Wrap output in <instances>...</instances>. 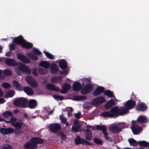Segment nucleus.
I'll list each match as a JSON object with an SVG mask.
<instances>
[{"label": "nucleus", "instance_id": "obj_1", "mask_svg": "<svg viewBox=\"0 0 149 149\" xmlns=\"http://www.w3.org/2000/svg\"><path fill=\"white\" fill-rule=\"evenodd\" d=\"M123 109V107L118 108L117 106H115L111 108L110 112L112 118L116 117L120 115L125 114Z\"/></svg>", "mask_w": 149, "mask_h": 149}, {"label": "nucleus", "instance_id": "obj_2", "mask_svg": "<svg viewBox=\"0 0 149 149\" xmlns=\"http://www.w3.org/2000/svg\"><path fill=\"white\" fill-rule=\"evenodd\" d=\"M27 103V99L23 97L17 98L13 102V104L15 106L21 107L23 108L26 107Z\"/></svg>", "mask_w": 149, "mask_h": 149}, {"label": "nucleus", "instance_id": "obj_3", "mask_svg": "<svg viewBox=\"0 0 149 149\" xmlns=\"http://www.w3.org/2000/svg\"><path fill=\"white\" fill-rule=\"evenodd\" d=\"M136 105V102L132 100H129L127 101L124 104V107H123L125 114L129 112V110L133 108Z\"/></svg>", "mask_w": 149, "mask_h": 149}, {"label": "nucleus", "instance_id": "obj_4", "mask_svg": "<svg viewBox=\"0 0 149 149\" xmlns=\"http://www.w3.org/2000/svg\"><path fill=\"white\" fill-rule=\"evenodd\" d=\"M121 126L123 125L122 128L119 127L118 125H117L116 124L113 123L110 125L109 127V129L110 131L112 133L114 134L118 132L121 131L122 128H125L126 127V124L125 123L121 124Z\"/></svg>", "mask_w": 149, "mask_h": 149}, {"label": "nucleus", "instance_id": "obj_5", "mask_svg": "<svg viewBox=\"0 0 149 149\" xmlns=\"http://www.w3.org/2000/svg\"><path fill=\"white\" fill-rule=\"evenodd\" d=\"M48 128L51 132L56 133L61 130V127L60 124L56 123L50 124Z\"/></svg>", "mask_w": 149, "mask_h": 149}, {"label": "nucleus", "instance_id": "obj_6", "mask_svg": "<svg viewBox=\"0 0 149 149\" xmlns=\"http://www.w3.org/2000/svg\"><path fill=\"white\" fill-rule=\"evenodd\" d=\"M75 144L77 145L83 144L84 145H92L93 143L86 141L84 139H81L79 136H77L76 138L74 140Z\"/></svg>", "mask_w": 149, "mask_h": 149}, {"label": "nucleus", "instance_id": "obj_7", "mask_svg": "<svg viewBox=\"0 0 149 149\" xmlns=\"http://www.w3.org/2000/svg\"><path fill=\"white\" fill-rule=\"evenodd\" d=\"M93 85L89 83L86 85L82 88L81 93L83 94H86L89 93L93 88Z\"/></svg>", "mask_w": 149, "mask_h": 149}, {"label": "nucleus", "instance_id": "obj_8", "mask_svg": "<svg viewBox=\"0 0 149 149\" xmlns=\"http://www.w3.org/2000/svg\"><path fill=\"white\" fill-rule=\"evenodd\" d=\"M106 101L104 97L100 96L93 99L92 101V103L93 104L98 105Z\"/></svg>", "mask_w": 149, "mask_h": 149}, {"label": "nucleus", "instance_id": "obj_9", "mask_svg": "<svg viewBox=\"0 0 149 149\" xmlns=\"http://www.w3.org/2000/svg\"><path fill=\"white\" fill-rule=\"evenodd\" d=\"M26 81L28 84L32 87H35L38 85L36 81L31 76H28L26 77Z\"/></svg>", "mask_w": 149, "mask_h": 149}, {"label": "nucleus", "instance_id": "obj_10", "mask_svg": "<svg viewBox=\"0 0 149 149\" xmlns=\"http://www.w3.org/2000/svg\"><path fill=\"white\" fill-rule=\"evenodd\" d=\"M149 121L147 118L145 116L143 115H141L139 116L136 120L132 121V124H134L137 122L139 123H147Z\"/></svg>", "mask_w": 149, "mask_h": 149}, {"label": "nucleus", "instance_id": "obj_11", "mask_svg": "<svg viewBox=\"0 0 149 149\" xmlns=\"http://www.w3.org/2000/svg\"><path fill=\"white\" fill-rule=\"evenodd\" d=\"M17 57L18 59L24 63H30V59L21 53L17 54Z\"/></svg>", "mask_w": 149, "mask_h": 149}, {"label": "nucleus", "instance_id": "obj_12", "mask_svg": "<svg viewBox=\"0 0 149 149\" xmlns=\"http://www.w3.org/2000/svg\"><path fill=\"white\" fill-rule=\"evenodd\" d=\"M14 131L15 130L11 127H8L7 128H1L0 129V133L4 135L13 133Z\"/></svg>", "mask_w": 149, "mask_h": 149}, {"label": "nucleus", "instance_id": "obj_13", "mask_svg": "<svg viewBox=\"0 0 149 149\" xmlns=\"http://www.w3.org/2000/svg\"><path fill=\"white\" fill-rule=\"evenodd\" d=\"M131 129L134 135L138 134L142 130V128L140 126L136 124H133L132 126Z\"/></svg>", "mask_w": 149, "mask_h": 149}, {"label": "nucleus", "instance_id": "obj_14", "mask_svg": "<svg viewBox=\"0 0 149 149\" xmlns=\"http://www.w3.org/2000/svg\"><path fill=\"white\" fill-rule=\"evenodd\" d=\"M5 63L8 66H15L18 64L16 61L12 59H8L5 60Z\"/></svg>", "mask_w": 149, "mask_h": 149}, {"label": "nucleus", "instance_id": "obj_15", "mask_svg": "<svg viewBox=\"0 0 149 149\" xmlns=\"http://www.w3.org/2000/svg\"><path fill=\"white\" fill-rule=\"evenodd\" d=\"M24 147L25 149H34L37 148V146L34 143H32L30 141L25 143Z\"/></svg>", "mask_w": 149, "mask_h": 149}, {"label": "nucleus", "instance_id": "obj_16", "mask_svg": "<svg viewBox=\"0 0 149 149\" xmlns=\"http://www.w3.org/2000/svg\"><path fill=\"white\" fill-rule=\"evenodd\" d=\"M104 88L102 86H98L93 92V95L95 96H97L103 92Z\"/></svg>", "mask_w": 149, "mask_h": 149}, {"label": "nucleus", "instance_id": "obj_17", "mask_svg": "<svg viewBox=\"0 0 149 149\" xmlns=\"http://www.w3.org/2000/svg\"><path fill=\"white\" fill-rule=\"evenodd\" d=\"M147 109V107L146 104L142 102L139 103L136 108L137 110L141 111H145Z\"/></svg>", "mask_w": 149, "mask_h": 149}, {"label": "nucleus", "instance_id": "obj_18", "mask_svg": "<svg viewBox=\"0 0 149 149\" xmlns=\"http://www.w3.org/2000/svg\"><path fill=\"white\" fill-rule=\"evenodd\" d=\"M32 143H34L37 145V144H41L43 143L44 140L38 137H34L31 139Z\"/></svg>", "mask_w": 149, "mask_h": 149}, {"label": "nucleus", "instance_id": "obj_19", "mask_svg": "<svg viewBox=\"0 0 149 149\" xmlns=\"http://www.w3.org/2000/svg\"><path fill=\"white\" fill-rule=\"evenodd\" d=\"M19 64H20L21 67L19 68L23 72L29 74H31V70L28 67L21 63H19Z\"/></svg>", "mask_w": 149, "mask_h": 149}, {"label": "nucleus", "instance_id": "obj_20", "mask_svg": "<svg viewBox=\"0 0 149 149\" xmlns=\"http://www.w3.org/2000/svg\"><path fill=\"white\" fill-rule=\"evenodd\" d=\"M24 41H25V40L24 39L22 36L20 35L17 37L15 38L14 39L13 42L16 44L22 46V43Z\"/></svg>", "mask_w": 149, "mask_h": 149}, {"label": "nucleus", "instance_id": "obj_21", "mask_svg": "<svg viewBox=\"0 0 149 149\" xmlns=\"http://www.w3.org/2000/svg\"><path fill=\"white\" fill-rule=\"evenodd\" d=\"M51 73L54 74H57L59 68L55 64H52L50 67Z\"/></svg>", "mask_w": 149, "mask_h": 149}, {"label": "nucleus", "instance_id": "obj_22", "mask_svg": "<svg viewBox=\"0 0 149 149\" xmlns=\"http://www.w3.org/2000/svg\"><path fill=\"white\" fill-rule=\"evenodd\" d=\"M46 88L51 91H58L60 90L59 88L52 84H47L46 85Z\"/></svg>", "mask_w": 149, "mask_h": 149}, {"label": "nucleus", "instance_id": "obj_23", "mask_svg": "<svg viewBox=\"0 0 149 149\" xmlns=\"http://www.w3.org/2000/svg\"><path fill=\"white\" fill-rule=\"evenodd\" d=\"M59 65L60 68L63 70H65L67 68V63L63 59H61L59 60Z\"/></svg>", "mask_w": 149, "mask_h": 149}, {"label": "nucleus", "instance_id": "obj_24", "mask_svg": "<svg viewBox=\"0 0 149 149\" xmlns=\"http://www.w3.org/2000/svg\"><path fill=\"white\" fill-rule=\"evenodd\" d=\"M20 123L16 122L15 123H11L12 125L14 126L17 130H19L21 129L23 127L24 123L22 120H19Z\"/></svg>", "mask_w": 149, "mask_h": 149}, {"label": "nucleus", "instance_id": "obj_25", "mask_svg": "<svg viewBox=\"0 0 149 149\" xmlns=\"http://www.w3.org/2000/svg\"><path fill=\"white\" fill-rule=\"evenodd\" d=\"M86 139L87 140H91L92 139V132L88 129H86L85 130Z\"/></svg>", "mask_w": 149, "mask_h": 149}, {"label": "nucleus", "instance_id": "obj_26", "mask_svg": "<svg viewBox=\"0 0 149 149\" xmlns=\"http://www.w3.org/2000/svg\"><path fill=\"white\" fill-rule=\"evenodd\" d=\"M62 78L61 76H54L51 79V81L53 83H57L58 82H61L62 80Z\"/></svg>", "mask_w": 149, "mask_h": 149}, {"label": "nucleus", "instance_id": "obj_27", "mask_svg": "<svg viewBox=\"0 0 149 149\" xmlns=\"http://www.w3.org/2000/svg\"><path fill=\"white\" fill-rule=\"evenodd\" d=\"M70 88V86L69 84L65 83L63 86L62 89L60 92L62 93L65 94L66 93Z\"/></svg>", "mask_w": 149, "mask_h": 149}, {"label": "nucleus", "instance_id": "obj_28", "mask_svg": "<svg viewBox=\"0 0 149 149\" xmlns=\"http://www.w3.org/2000/svg\"><path fill=\"white\" fill-rule=\"evenodd\" d=\"M115 104L114 100L113 99H111L108 101L107 103L105 104V107L106 109H108L114 105Z\"/></svg>", "mask_w": 149, "mask_h": 149}, {"label": "nucleus", "instance_id": "obj_29", "mask_svg": "<svg viewBox=\"0 0 149 149\" xmlns=\"http://www.w3.org/2000/svg\"><path fill=\"white\" fill-rule=\"evenodd\" d=\"M37 104V102L35 100H30L28 102L29 107L31 109L35 108Z\"/></svg>", "mask_w": 149, "mask_h": 149}, {"label": "nucleus", "instance_id": "obj_30", "mask_svg": "<svg viewBox=\"0 0 149 149\" xmlns=\"http://www.w3.org/2000/svg\"><path fill=\"white\" fill-rule=\"evenodd\" d=\"M81 88V86L80 82H75L73 84L72 89L75 91H79Z\"/></svg>", "mask_w": 149, "mask_h": 149}, {"label": "nucleus", "instance_id": "obj_31", "mask_svg": "<svg viewBox=\"0 0 149 149\" xmlns=\"http://www.w3.org/2000/svg\"><path fill=\"white\" fill-rule=\"evenodd\" d=\"M23 90L28 95H32L34 94V92L33 90L29 87H24L23 88Z\"/></svg>", "mask_w": 149, "mask_h": 149}, {"label": "nucleus", "instance_id": "obj_32", "mask_svg": "<svg viewBox=\"0 0 149 149\" xmlns=\"http://www.w3.org/2000/svg\"><path fill=\"white\" fill-rule=\"evenodd\" d=\"M21 46L26 49H29L32 47L33 44L31 43L26 42L25 41L22 43Z\"/></svg>", "mask_w": 149, "mask_h": 149}, {"label": "nucleus", "instance_id": "obj_33", "mask_svg": "<svg viewBox=\"0 0 149 149\" xmlns=\"http://www.w3.org/2000/svg\"><path fill=\"white\" fill-rule=\"evenodd\" d=\"M13 86L15 87L17 90L21 91L23 90V87L20 85L19 83L16 80L13 81Z\"/></svg>", "mask_w": 149, "mask_h": 149}, {"label": "nucleus", "instance_id": "obj_34", "mask_svg": "<svg viewBox=\"0 0 149 149\" xmlns=\"http://www.w3.org/2000/svg\"><path fill=\"white\" fill-rule=\"evenodd\" d=\"M50 63L47 61H42L40 62L39 65L45 68H48L50 66Z\"/></svg>", "mask_w": 149, "mask_h": 149}, {"label": "nucleus", "instance_id": "obj_35", "mask_svg": "<svg viewBox=\"0 0 149 149\" xmlns=\"http://www.w3.org/2000/svg\"><path fill=\"white\" fill-rule=\"evenodd\" d=\"M101 115L104 118H112L110 111H104L102 112L101 113Z\"/></svg>", "mask_w": 149, "mask_h": 149}, {"label": "nucleus", "instance_id": "obj_36", "mask_svg": "<svg viewBox=\"0 0 149 149\" xmlns=\"http://www.w3.org/2000/svg\"><path fill=\"white\" fill-rule=\"evenodd\" d=\"M96 127L97 130L102 131L103 134L106 132L107 129L105 126L102 125L101 126L97 125H96Z\"/></svg>", "mask_w": 149, "mask_h": 149}, {"label": "nucleus", "instance_id": "obj_37", "mask_svg": "<svg viewBox=\"0 0 149 149\" xmlns=\"http://www.w3.org/2000/svg\"><path fill=\"white\" fill-rule=\"evenodd\" d=\"M128 142L130 145L134 146H136L138 143V141H137L133 138L129 139Z\"/></svg>", "mask_w": 149, "mask_h": 149}, {"label": "nucleus", "instance_id": "obj_38", "mask_svg": "<svg viewBox=\"0 0 149 149\" xmlns=\"http://www.w3.org/2000/svg\"><path fill=\"white\" fill-rule=\"evenodd\" d=\"M104 94L106 96H108L109 97L112 98L114 96L113 92L109 90H107L104 91Z\"/></svg>", "mask_w": 149, "mask_h": 149}, {"label": "nucleus", "instance_id": "obj_39", "mask_svg": "<svg viewBox=\"0 0 149 149\" xmlns=\"http://www.w3.org/2000/svg\"><path fill=\"white\" fill-rule=\"evenodd\" d=\"M28 56L32 59L36 61L38 59V57L33 52H29L28 54Z\"/></svg>", "mask_w": 149, "mask_h": 149}, {"label": "nucleus", "instance_id": "obj_40", "mask_svg": "<svg viewBox=\"0 0 149 149\" xmlns=\"http://www.w3.org/2000/svg\"><path fill=\"white\" fill-rule=\"evenodd\" d=\"M3 117L6 118H7L10 117L13 115L12 113L10 111H5L3 113Z\"/></svg>", "mask_w": 149, "mask_h": 149}, {"label": "nucleus", "instance_id": "obj_41", "mask_svg": "<svg viewBox=\"0 0 149 149\" xmlns=\"http://www.w3.org/2000/svg\"><path fill=\"white\" fill-rule=\"evenodd\" d=\"M138 143L139 146L141 147L144 146L145 147H147L149 146V143L145 141H138Z\"/></svg>", "mask_w": 149, "mask_h": 149}, {"label": "nucleus", "instance_id": "obj_42", "mask_svg": "<svg viewBox=\"0 0 149 149\" xmlns=\"http://www.w3.org/2000/svg\"><path fill=\"white\" fill-rule=\"evenodd\" d=\"M74 98V100L76 101H79L86 99L87 97L85 96L78 95L75 96Z\"/></svg>", "mask_w": 149, "mask_h": 149}, {"label": "nucleus", "instance_id": "obj_43", "mask_svg": "<svg viewBox=\"0 0 149 149\" xmlns=\"http://www.w3.org/2000/svg\"><path fill=\"white\" fill-rule=\"evenodd\" d=\"M17 65L18 66V67L16 68L15 69V72L18 74L21 75L22 74V72L19 68L20 67H21L19 63H18V64Z\"/></svg>", "mask_w": 149, "mask_h": 149}, {"label": "nucleus", "instance_id": "obj_44", "mask_svg": "<svg viewBox=\"0 0 149 149\" xmlns=\"http://www.w3.org/2000/svg\"><path fill=\"white\" fill-rule=\"evenodd\" d=\"M93 141L94 143L97 145H102V144L103 142L102 141L96 137L94 138Z\"/></svg>", "mask_w": 149, "mask_h": 149}, {"label": "nucleus", "instance_id": "obj_45", "mask_svg": "<svg viewBox=\"0 0 149 149\" xmlns=\"http://www.w3.org/2000/svg\"><path fill=\"white\" fill-rule=\"evenodd\" d=\"M80 125H78L77 126H73L72 127V130L75 132H77L80 131Z\"/></svg>", "mask_w": 149, "mask_h": 149}, {"label": "nucleus", "instance_id": "obj_46", "mask_svg": "<svg viewBox=\"0 0 149 149\" xmlns=\"http://www.w3.org/2000/svg\"><path fill=\"white\" fill-rule=\"evenodd\" d=\"M53 97L55 99L58 101L59 100H63L64 97L63 96L54 95Z\"/></svg>", "mask_w": 149, "mask_h": 149}, {"label": "nucleus", "instance_id": "obj_47", "mask_svg": "<svg viewBox=\"0 0 149 149\" xmlns=\"http://www.w3.org/2000/svg\"><path fill=\"white\" fill-rule=\"evenodd\" d=\"M43 53H45V56L47 57L49 59H54L53 56L50 53L45 51H44L43 52Z\"/></svg>", "mask_w": 149, "mask_h": 149}, {"label": "nucleus", "instance_id": "obj_48", "mask_svg": "<svg viewBox=\"0 0 149 149\" xmlns=\"http://www.w3.org/2000/svg\"><path fill=\"white\" fill-rule=\"evenodd\" d=\"M104 134V137L106 140L108 141L111 142L112 141V139L111 138L109 137L108 136V134L106 132L103 134Z\"/></svg>", "mask_w": 149, "mask_h": 149}, {"label": "nucleus", "instance_id": "obj_49", "mask_svg": "<svg viewBox=\"0 0 149 149\" xmlns=\"http://www.w3.org/2000/svg\"><path fill=\"white\" fill-rule=\"evenodd\" d=\"M15 93L14 91H10L7 93L6 94V96L7 97H12L14 95Z\"/></svg>", "mask_w": 149, "mask_h": 149}, {"label": "nucleus", "instance_id": "obj_50", "mask_svg": "<svg viewBox=\"0 0 149 149\" xmlns=\"http://www.w3.org/2000/svg\"><path fill=\"white\" fill-rule=\"evenodd\" d=\"M33 53L36 55H40L42 54L41 52L37 49L34 48L33 50Z\"/></svg>", "mask_w": 149, "mask_h": 149}, {"label": "nucleus", "instance_id": "obj_51", "mask_svg": "<svg viewBox=\"0 0 149 149\" xmlns=\"http://www.w3.org/2000/svg\"><path fill=\"white\" fill-rule=\"evenodd\" d=\"M3 87L5 88H8L10 87L11 85L7 83H3L2 84Z\"/></svg>", "mask_w": 149, "mask_h": 149}, {"label": "nucleus", "instance_id": "obj_52", "mask_svg": "<svg viewBox=\"0 0 149 149\" xmlns=\"http://www.w3.org/2000/svg\"><path fill=\"white\" fill-rule=\"evenodd\" d=\"M4 74L7 76H10L11 75V72L9 69H6L4 71Z\"/></svg>", "mask_w": 149, "mask_h": 149}, {"label": "nucleus", "instance_id": "obj_53", "mask_svg": "<svg viewBox=\"0 0 149 149\" xmlns=\"http://www.w3.org/2000/svg\"><path fill=\"white\" fill-rule=\"evenodd\" d=\"M130 100H132L134 101H136L137 100L136 96L135 95L133 92L132 93V95L130 97Z\"/></svg>", "mask_w": 149, "mask_h": 149}, {"label": "nucleus", "instance_id": "obj_54", "mask_svg": "<svg viewBox=\"0 0 149 149\" xmlns=\"http://www.w3.org/2000/svg\"><path fill=\"white\" fill-rule=\"evenodd\" d=\"M60 119L63 124L65 123L67 121V119L66 118H64L63 116H60Z\"/></svg>", "mask_w": 149, "mask_h": 149}, {"label": "nucleus", "instance_id": "obj_55", "mask_svg": "<svg viewBox=\"0 0 149 149\" xmlns=\"http://www.w3.org/2000/svg\"><path fill=\"white\" fill-rule=\"evenodd\" d=\"M1 149H12L11 146L7 145L1 147Z\"/></svg>", "mask_w": 149, "mask_h": 149}, {"label": "nucleus", "instance_id": "obj_56", "mask_svg": "<svg viewBox=\"0 0 149 149\" xmlns=\"http://www.w3.org/2000/svg\"><path fill=\"white\" fill-rule=\"evenodd\" d=\"M60 136L61 139L64 141L67 138L66 135L63 133H61L60 134Z\"/></svg>", "mask_w": 149, "mask_h": 149}, {"label": "nucleus", "instance_id": "obj_57", "mask_svg": "<svg viewBox=\"0 0 149 149\" xmlns=\"http://www.w3.org/2000/svg\"><path fill=\"white\" fill-rule=\"evenodd\" d=\"M74 116L77 119H79L81 118V114L80 112H79L77 113H74Z\"/></svg>", "mask_w": 149, "mask_h": 149}, {"label": "nucleus", "instance_id": "obj_58", "mask_svg": "<svg viewBox=\"0 0 149 149\" xmlns=\"http://www.w3.org/2000/svg\"><path fill=\"white\" fill-rule=\"evenodd\" d=\"M32 73L35 76H37L38 75L37 70L36 68H33V69Z\"/></svg>", "mask_w": 149, "mask_h": 149}, {"label": "nucleus", "instance_id": "obj_59", "mask_svg": "<svg viewBox=\"0 0 149 149\" xmlns=\"http://www.w3.org/2000/svg\"><path fill=\"white\" fill-rule=\"evenodd\" d=\"M10 50L14 51L15 49V46L13 44H10Z\"/></svg>", "mask_w": 149, "mask_h": 149}, {"label": "nucleus", "instance_id": "obj_60", "mask_svg": "<svg viewBox=\"0 0 149 149\" xmlns=\"http://www.w3.org/2000/svg\"><path fill=\"white\" fill-rule=\"evenodd\" d=\"M38 71L41 74H43L45 73L44 69L43 68H40L39 69Z\"/></svg>", "mask_w": 149, "mask_h": 149}, {"label": "nucleus", "instance_id": "obj_61", "mask_svg": "<svg viewBox=\"0 0 149 149\" xmlns=\"http://www.w3.org/2000/svg\"><path fill=\"white\" fill-rule=\"evenodd\" d=\"M10 120L11 122L14 123L17 120V119L15 118L13 116H12L10 118Z\"/></svg>", "mask_w": 149, "mask_h": 149}, {"label": "nucleus", "instance_id": "obj_62", "mask_svg": "<svg viewBox=\"0 0 149 149\" xmlns=\"http://www.w3.org/2000/svg\"><path fill=\"white\" fill-rule=\"evenodd\" d=\"M6 101V100L3 98H0V104L3 103Z\"/></svg>", "mask_w": 149, "mask_h": 149}, {"label": "nucleus", "instance_id": "obj_63", "mask_svg": "<svg viewBox=\"0 0 149 149\" xmlns=\"http://www.w3.org/2000/svg\"><path fill=\"white\" fill-rule=\"evenodd\" d=\"M3 95V92L1 91V89L0 88V97H2Z\"/></svg>", "mask_w": 149, "mask_h": 149}, {"label": "nucleus", "instance_id": "obj_64", "mask_svg": "<svg viewBox=\"0 0 149 149\" xmlns=\"http://www.w3.org/2000/svg\"><path fill=\"white\" fill-rule=\"evenodd\" d=\"M6 55L7 56H10L11 55V53L10 52H8L6 54Z\"/></svg>", "mask_w": 149, "mask_h": 149}]
</instances>
